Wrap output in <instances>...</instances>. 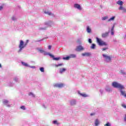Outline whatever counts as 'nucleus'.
Instances as JSON below:
<instances>
[{
    "mask_svg": "<svg viewBox=\"0 0 126 126\" xmlns=\"http://www.w3.org/2000/svg\"><path fill=\"white\" fill-rule=\"evenodd\" d=\"M47 55L48 56H50L51 58H52L54 61H59V60H61V57H58V58H55V56L50 53H47Z\"/></svg>",
    "mask_w": 126,
    "mask_h": 126,
    "instance_id": "39448f33",
    "label": "nucleus"
},
{
    "mask_svg": "<svg viewBox=\"0 0 126 126\" xmlns=\"http://www.w3.org/2000/svg\"><path fill=\"white\" fill-rule=\"evenodd\" d=\"M3 7L2 6H0V10H1L2 9Z\"/></svg>",
    "mask_w": 126,
    "mask_h": 126,
    "instance_id": "37998d69",
    "label": "nucleus"
},
{
    "mask_svg": "<svg viewBox=\"0 0 126 126\" xmlns=\"http://www.w3.org/2000/svg\"><path fill=\"white\" fill-rule=\"evenodd\" d=\"M69 59H70V56H68V57H66L65 58L64 57L63 58V60H69Z\"/></svg>",
    "mask_w": 126,
    "mask_h": 126,
    "instance_id": "b1692460",
    "label": "nucleus"
},
{
    "mask_svg": "<svg viewBox=\"0 0 126 126\" xmlns=\"http://www.w3.org/2000/svg\"><path fill=\"white\" fill-rule=\"evenodd\" d=\"M99 120L96 119L95 121V126H98L99 125Z\"/></svg>",
    "mask_w": 126,
    "mask_h": 126,
    "instance_id": "4468645a",
    "label": "nucleus"
},
{
    "mask_svg": "<svg viewBox=\"0 0 126 126\" xmlns=\"http://www.w3.org/2000/svg\"><path fill=\"white\" fill-rule=\"evenodd\" d=\"M95 47H96V45L95 44H92V46H91V48L93 49V50H94Z\"/></svg>",
    "mask_w": 126,
    "mask_h": 126,
    "instance_id": "aec40b11",
    "label": "nucleus"
},
{
    "mask_svg": "<svg viewBox=\"0 0 126 126\" xmlns=\"http://www.w3.org/2000/svg\"><path fill=\"white\" fill-rule=\"evenodd\" d=\"M28 43H29V40H27L26 44H27V45L28 44Z\"/></svg>",
    "mask_w": 126,
    "mask_h": 126,
    "instance_id": "4c0bfd02",
    "label": "nucleus"
},
{
    "mask_svg": "<svg viewBox=\"0 0 126 126\" xmlns=\"http://www.w3.org/2000/svg\"><path fill=\"white\" fill-rule=\"evenodd\" d=\"M104 126H111V125L109 123H107L106 124L104 125Z\"/></svg>",
    "mask_w": 126,
    "mask_h": 126,
    "instance_id": "7c9ffc66",
    "label": "nucleus"
},
{
    "mask_svg": "<svg viewBox=\"0 0 126 126\" xmlns=\"http://www.w3.org/2000/svg\"><path fill=\"white\" fill-rule=\"evenodd\" d=\"M108 47H105V48H103L102 49V51H106V50H108Z\"/></svg>",
    "mask_w": 126,
    "mask_h": 126,
    "instance_id": "2f4dec72",
    "label": "nucleus"
},
{
    "mask_svg": "<svg viewBox=\"0 0 126 126\" xmlns=\"http://www.w3.org/2000/svg\"><path fill=\"white\" fill-rule=\"evenodd\" d=\"M106 19H108V17H107V16L103 17H102V20H106Z\"/></svg>",
    "mask_w": 126,
    "mask_h": 126,
    "instance_id": "c756f323",
    "label": "nucleus"
},
{
    "mask_svg": "<svg viewBox=\"0 0 126 126\" xmlns=\"http://www.w3.org/2000/svg\"><path fill=\"white\" fill-rule=\"evenodd\" d=\"M121 93L122 95H123V96H124V97H126V92L123 91H121Z\"/></svg>",
    "mask_w": 126,
    "mask_h": 126,
    "instance_id": "dca6fc26",
    "label": "nucleus"
},
{
    "mask_svg": "<svg viewBox=\"0 0 126 126\" xmlns=\"http://www.w3.org/2000/svg\"><path fill=\"white\" fill-rule=\"evenodd\" d=\"M124 121L125 122H126V114L125 115V117L124 118Z\"/></svg>",
    "mask_w": 126,
    "mask_h": 126,
    "instance_id": "ea45409f",
    "label": "nucleus"
},
{
    "mask_svg": "<svg viewBox=\"0 0 126 126\" xmlns=\"http://www.w3.org/2000/svg\"><path fill=\"white\" fill-rule=\"evenodd\" d=\"M114 19H115V17H111L110 19H109L108 20V22H110V21H111L112 20H114Z\"/></svg>",
    "mask_w": 126,
    "mask_h": 126,
    "instance_id": "cd10ccee",
    "label": "nucleus"
},
{
    "mask_svg": "<svg viewBox=\"0 0 126 126\" xmlns=\"http://www.w3.org/2000/svg\"><path fill=\"white\" fill-rule=\"evenodd\" d=\"M52 49V45H49L48 46V50H51Z\"/></svg>",
    "mask_w": 126,
    "mask_h": 126,
    "instance_id": "e433bc0d",
    "label": "nucleus"
},
{
    "mask_svg": "<svg viewBox=\"0 0 126 126\" xmlns=\"http://www.w3.org/2000/svg\"><path fill=\"white\" fill-rule=\"evenodd\" d=\"M83 50H84V48H83L82 46L79 45L77 47L75 51H76L77 52H80V51H83Z\"/></svg>",
    "mask_w": 126,
    "mask_h": 126,
    "instance_id": "423d86ee",
    "label": "nucleus"
},
{
    "mask_svg": "<svg viewBox=\"0 0 126 126\" xmlns=\"http://www.w3.org/2000/svg\"><path fill=\"white\" fill-rule=\"evenodd\" d=\"M70 104L71 106H73V105H75V104H76V101H75V100H71L70 101Z\"/></svg>",
    "mask_w": 126,
    "mask_h": 126,
    "instance_id": "f8f14e48",
    "label": "nucleus"
},
{
    "mask_svg": "<svg viewBox=\"0 0 126 126\" xmlns=\"http://www.w3.org/2000/svg\"><path fill=\"white\" fill-rule=\"evenodd\" d=\"M77 43H79V44H81V41H80V40L78 39L77 41Z\"/></svg>",
    "mask_w": 126,
    "mask_h": 126,
    "instance_id": "c9c22d12",
    "label": "nucleus"
},
{
    "mask_svg": "<svg viewBox=\"0 0 126 126\" xmlns=\"http://www.w3.org/2000/svg\"><path fill=\"white\" fill-rule=\"evenodd\" d=\"M70 58H76V55H75V54H70L69 55Z\"/></svg>",
    "mask_w": 126,
    "mask_h": 126,
    "instance_id": "6ab92c4d",
    "label": "nucleus"
},
{
    "mask_svg": "<svg viewBox=\"0 0 126 126\" xmlns=\"http://www.w3.org/2000/svg\"><path fill=\"white\" fill-rule=\"evenodd\" d=\"M53 123L54 125H57V126H59V125H60V123H59L57 121H53Z\"/></svg>",
    "mask_w": 126,
    "mask_h": 126,
    "instance_id": "412c9836",
    "label": "nucleus"
},
{
    "mask_svg": "<svg viewBox=\"0 0 126 126\" xmlns=\"http://www.w3.org/2000/svg\"><path fill=\"white\" fill-rule=\"evenodd\" d=\"M63 84H56L54 85V87H58V88H63Z\"/></svg>",
    "mask_w": 126,
    "mask_h": 126,
    "instance_id": "0eeeda50",
    "label": "nucleus"
},
{
    "mask_svg": "<svg viewBox=\"0 0 126 126\" xmlns=\"http://www.w3.org/2000/svg\"><path fill=\"white\" fill-rule=\"evenodd\" d=\"M122 106L123 107V108H125L126 109V105L125 104H122Z\"/></svg>",
    "mask_w": 126,
    "mask_h": 126,
    "instance_id": "f704fd0d",
    "label": "nucleus"
},
{
    "mask_svg": "<svg viewBox=\"0 0 126 126\" xmlns=\"http://www.w3.org/2000/svg\"><path fill=\"white\" fill-rule=\"evenodd\" d=\"M89 42L90 44H92V40L90 38L89 39Z\"/></svg>",
    "mask_w": 126,
    "mask_h": 126,
    "instance_id": "473e14b6",
    "label": "nucleus"
},
{
    "mask_svg": "<svg viewBox=\"0 0 126 126\" xmlns=\"http://www.w3.org/2000/svg\"><path fill=\"white\" fill-rule=\"evenodd\" d=\"M96 42L99 46H107V45H108L107 43L104 42L102 39L98 37H96Z\"/></svg>",
    "mask_w": 126,
    "mask_h": 126,
    "instance_id": "7ed1b4c3",
    "label": "nucleus"
},
{
    "mask_svg": "<svg viewBox=\"0 0 126 126\" xmlns=\"http://www.w3.org/2000/svg\"><path fill=\"white\" fill-rule=\"evenodd\" d=\"M40 70L41 71V72H45V70L43 67L40 68Z\"/></svg>",
    "mask_w": 126,
    "mask_h": 126,
    "instance_id": "5701e85b",
    "label": "nucleus"
},
{
    "mask_svg": "<svg viewBox=\"0 0 126 126\" xmlns=\"http://www.w3.org/2000/svg\"><path fill=\"white\" fill-rule=\"evenodd\" d=\"M108 35H109V32H107L102 33V37L103 38H106V37H107Z\"/></svg>",
    "mask_w": 126,
    "mask_h": 126,
    "instance_id": "9d476101",
    "label": "nucleus"
},
{
    "mask_svg": "<svg viewBox=\"0 0 126 126\" xmlns=\"http://www.w3.org/2000/svg\"><path fill=\"white\" fill-rule=\"evenodd\" d=\"M66 70V69L63 68L60 69V73H63V72H64Z\"/></svg>",
    "mask_w": 126,
    "mask_h": 126,
    "instance_id": "a211bd4d",
    "label": "nucleus"
},
{
    "mask_svg": "<svg viewBox=\"0 0 126 126\" xmlns=\"http://www.w3.org/2000/svg\"><path fill=\"white\" fill-rule=\"evenodd\" d=\"M117 4H119V5H123V4H124V2H123V1L122 0H118L117 1Z\"/></svg>",
    "mask_w": 126,
    "mask_h": 126,
    "instance_id": "ddd939ff",
    "label": "nucleus"
},
{
    "mask_svg": "<svg viewBox=\"0 0 126 126\" xmlns=\"http://www.w3.org/2000/svg\"><path fill=\"white\" fill-rule=\"evenodd\" d=\"M125 8L124 7H123L122 6H121L119 8V10H124V9Z\"/></svg>",
    "mask_w": 126,
    "mask_h": 126,
    "instance_id": "a878e982",
    "label": "nucleus"
},
{
    "mask_svg": "<svg viewBox=\"0 0 126 126\" xmlns=\"http://www.w3.org/2000/svg\"><path fill=\"white\" fill-rule=\"evenodd\" d=\"M123 74H126L125 72H123Z\"/></svg>",
    "mask_w": 126,
    "mask_h": 126,
    "instance_id": "49530a36",
    "label": "nucleus"
},
{
    "mask_svg": "<svg viewBox=\"0 0 126 126\" xmlns=\"http://www.w3.org/2000/svg\"><path fill=\"white\" fill-rule=\"evenodd\" d=\"M79 94H80L81 96H82V97H86L88 96V95L85 94H81L79 93Z\"/></svg>",
    "mask_w": 126,
    "mask_h": 126,
    "instance_id": "2eb2a0df",
    "label": "nucleus"
},
{
    "mask_svg": "<svg viewBox=\"0 0 126 126\" xmlns=\"http://www.w3.org/2000/svg\"><path fill=\"white\" fill-rule=\"evenodd\" d=\"M111 35H114V27L111 29Z\"/></svg>",
    "mask_w": 126,
    "mask_h": 126,
    "instance_id": "393cba45",
    "label": "nucleus"
},
{
    "mask_svg": "<svg viewBox=\"0 0 126 126\" xmlns=\"http://www.w3.org/2000/svg\"><path fill=\"white\" fill-rule=\"evenodd\" d=\"M22 64L25 66H28V64L27 63H26L25 62H22Z\"/></svg>",
    "mask_w": 126,
    "mask_h": 126,
    "instance_id": "4be33fe9",
    "label": "nucleus"
},
{
    "mask_svg": "<svg viewBox=\"0 0 126 126\" xmlns=\"http://www.w3.org/2000/svg\"><path fill=\"white\" fill-rule=\"evenodd\" d=\"M7 103H8V100H5L3 101V103L5 104H7Z\"/></svg>",
    "mask_w": 126,
    "mask_h": 126,
    "instance_id": "c85d7f7f",
    "label": "nucleus"
},
{
    "mask_svg": "<svg viewBox=\"0 0 126 126\" xmlns=\"http://www.w3.org/2000/svg\"><path fill=\"white\" fill-rule=\"evenodd\" d=\"M87 32L88 33H91V29H90V27H87Z\"/></svg>",
    "mask_w": 126,
    "mask_h": 126,
    "instance_id": "f3484780",
    "label": "nucleus"
},
{
    "mask_svg": "<svg viewBox=\"0 0 126 126\" xmlns=\"http://www.w3.org/2000/svg\"><path fill=\"white\" fill-rule=\"evenodd\" d=\"M44 13L45 14H47L48 15H49V16H53L54 15V14L52 13L50 11H44Z\"/></svg>",
    "mask_w": 126,
    "mask_h": 126,
    "instance_id": "1a4fd4ad",
    "label": "nucleus"
},
{
    "mask_svg": "<svg viewBox=\"0 0 126 126\" xmlns=\"http://www.w3.org/2000/svg\"><path fill=\"white\" fill-rule=\"evenodd\" d=\"M12 20H15V18L14 17H13L12 18Z\"/></svg>",
    "mask_w": 126,
    "mask_h": 126,
    "instance_id": "a19ab883",
    "label": "nucleus"
},
{
    "mask_svg": "<svg viewBox=\"0 0 126 126\" xmlns=\"http://www.w3.org/2000/svg\"><path fill=\"white\" fill-rule=\"evenodd\" d=\"M74 7H75V8H77V9H79L80 10H81L82 9L81 7H80V5L77 3L74 4Z\"/></svg>",
    "mask_w": 126,
    "mask_h": 126,
    "instance_id": "6e6552de",
    "label": "nucleus"
},
{
    "mask_svg": "<svg viewBox=\"0 0 126 126\" xmlns=\"http://www.w3.org/2000/svg\"><path fill=\"white\" fill-rule=\"evenodd\" d=\"M123 12H126V9L125 8L123 9Z\"/></svg>",
    "mask_w": 126,
    "mask_h": 126,
    "instance_id": "58836bf2",
    "label": "nucleus"
},
{
    "mask_svg": "<svg viewBox=\"0 0 126 126\" xmlns=\"http://www.w3.org/2000/svg\"><path fill=\"white\" fill-rule=\"evenodd\" d=\"M95 115V113H91V116H94Z\"/></svg>",
    "mask_w": 126,
    "mask_h": 126,
    "instance_id": "79ce46f5",
    "label": "nucleus"
},
{
    "mask_svg": "<svg viewBox=\"0 0 126 126\" xmlns=\"http://www.w3.org/2000/svg\"><path fill=\"white\" fill-rule=\"evenodd\" d=\"M26 46H27V43L24 44V41H23V40H20V44L19 45V48H20L19 52H21L22 49H24Z\"/></svg>",
    "mask_w": 126,
    "mask_h": 126,
    "instance_id": "f03ea898",
    "label": "nucleus"
},
{
    "mask_svg": "<svg viewBox=\"0 0 126 126\" xmlns=\"http://www.w3.org/2000/svg\"><path fill=\"white\" fill-rule=\"evenodd\" d=\"M21 109H22V110H25V106H22L21 107Z\"/></svg>",
    "mask_w": 126,
    "mask_h": 126,
    "instance_id": "72a5a7b5",
    "label": "nucleus"
},
{
    "mask_svg": "<svg viewBox=\"0 0 126 126\" xmlns=\"http://www.w3.org/2000/svg\"><path fill=\"white\" fill-rule=\"evenodd\" d=\"M90 53H84L82 54V56H83V57H89V56H90Z\"/></svg>",
    "mask_w": 126,
    "mask_h": 126,
    "instance_id": "9b49d317",
    "label": "nucleus"
},
{
    "mask_svg": "<svg viewBox=\"0 0 126 126\" xmlns=\"http://www.w3.org/2000/svg\"><path fill=\"white\" fill-rule=\"evenodd\" d=\"M62 65H63V63H60V64H59L58 65H55V66H56V67H58L59 66H61Z\"/></svg>",
    "mask_w": 126,
    "mask_h": 126,
    "instance_id": "bb28decb",
    "label": "nucleus"
},
{
    "mask_svg": "<svg viewBox=\"0 0 126 126\" xmlns=\"http://www.w3.org/2000/svg\"><path fill=\"white\" fill-rule=\"evenodd\" d=\"M102 56L103 58H105V61L106 62V63H109V62H111L112 61V58H111V57L107 56L105 54H102Z\"/></svg>",
    "mask_w": 126,
    "mask_h": 126,
    "instance_id": "20e7f679",
    "label": "nucleus"
},
{
    "mask_svg": "<svg viewBox=\"0 0 126 126\" xmlns=\"http://www.w3.org/2000/svg\"><path fill=\"white\" fill-rule=\"evenodd\" d=\"M0 67L1 68V64H0Z\"/></svg>",
    "mask_w": 126,
    "mask_h": 126,
    "instance_id": "a18cd8bd",
    "label": "nucleus"
},
{
    "mask_svg": "<svg viewBox=\"0 0 126 126\" xmlns=\"http://www.w3.org/2000/svg\"><path fill=\"white\" fill-rule=\"evenodd\" d=\"M29 95H33V94L32 93H30V94H29Z\"/></svg>",
    "mask_w": 126,
    "mask_h": 126,
    "instance_id": "c03bdc74",
    "label": "nucleus"
},
{
    "mask_svg": "<svg viewBox=\"0 0 126 126\" xmlns=\"http://www.w3.org/2000/svg\"><path fill=\"white\" fill-rule=\"evenodd\" d=\"M112 86H113V87H114L115 88H118V89H120V90H122V89H124L125 88L124 86L116 82L112 83Z\"/></svg>",
    "mask_w": 126,
    "mask_h": 126,
    "instance_id": "f257e3e1",
    "label": "nucleus"
}]
</instances>
